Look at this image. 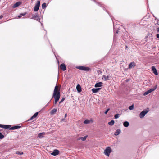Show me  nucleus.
Segmentation results:
<instances>
[{
    "label": "nucleus",
    "mask_w": 159,
    "mask_h": 159,
    "mask_svg": "<svg viewBox=\"0 0 159 159\" xmlns=\"http://www.w3.org/2000/svg\"><path fill=\"white\" fill-rule=\"evenodd\" d=\"M58 87L57 86H56L54 88L52 97V98L54 97L55 99L54 102V103L55 105L57 104V102L59 100L60 96V92L58 91Z\"/></svg>",
    "instance_id": "obj_1"
},
{
    "label": "nucleus",
    "mask_w": 159,
    "mask_h": 159,
    "mask_svg": "<svg viewBox=\"0 0 159 159\" xmlns=\"http://www.w3.org/2000/svg\"><path fill=\"white\" fill-rule=\"evenodd\" d=\"M111 152V150L110 147H108L106 148L104 151V154L107 156H109L110 153Z\"/></svg>",
    "instance_id": "obj_2"
},
{
    "label": "nucleus",
    "mask_w": 159,
    "mask_h": 159,
    "mask_svg": "<svg viewBox=\"0 0 159 159\" xmlns=\"http://www.w3.org/2000/svg\"><path fill=\"white\" fill-rule=\"evenodd\" d=\"M76 68L80 70L84 71H88L90 70V69L89 67L82 66H79L76 67Z\"/></svg>",
    "instance_id": "obj_3"
},
{
    "label": "nucleus",
    "mask_w": 159,
    "mask_h": 159,
    "mask_svg": "<svg viewBox=\"0 0 159 159\" xmlns=\"http://www.w3.org/2000/svg\"><path fill=\"white\" fill-rule=\"evenodd\" d=\"M149 110H145L142 111L139 114V117L140 118H142L144 117L145 115L148 112Z\"/></svg>",
    "instance_id": "obj_4"
},
{
    "label": "nucleus",
    "mask_w": 159,
    "mask_h": 159,
    "mask_svg": "<svg viewBox=\"0 0 159 159\" xmlns=\"http://www.w3.org/2000/svg\"><path fill=\"white\" fill-rule=\"evenodd\" d=\"M40 5V1H38L37 3L35 4L34 8V11L36 12L37 11L39 8Z\"/></svg>",
    "instance_id": "obj_5"
},
{
    "label": "nucleus",
    "mask_w": 159,
    "mask_h": 159,
    "mask_svg": "<svg viewBox=\"0 0 159 159\" xmlns=\"http://www.w3.org/2000/svg\"><path fill=\"white\" fill-rule=\"evenodd\" d=\"M32 19H34L40 22V19L39 18L37 13H35L34 16L32 17Z\"/></svg>",
    "instance_id": "obj_6"
},
{
    "label": "nucleus",
    "mask_w": 159,
    "mask_h": 159,
    "mask_svg": "<svg viewBox=\"0 0 159 159\" xmlns=\"http://www.w3.org/2000/svg\"><path fill=\"white\" fill-rule=\"evenodd\" d=\"M59 153V151L57 149L54 150L53 152L51 153V154L53 156H56L58 155Z\"/></svg>",
    "instance_id": "obj_7"
},
{
    "label": "nucleus",
    "mask_w": 159,
    "mask_h": 159,
    "mask_svg": "<svg viewBox=\"0 0 159 159\" xmlns=\"http://www.w3.org/2000/svg\"><path fill=\"white\" fill-rule=\"evenodd\" d=\"M152 69L154 74L157 75H158V73L155 67L154 66H152Z\"/></svg>",
    "instance_id": "obj_8"
},
{
    "label": "nucleus",
    "mask_w": 159,
    "mask_h": 159,
    "mask_svg": "<svg viewBox=\"0 0 159 159\" xmlns=\"http://www.w3.org/2000/svg\"><path fill=\"white\" fill-rule=\"evenodd\" d=\"M21 127V126H19V125H16L14 126H12L11 128H10V130H15L17 129L20 128Z\"/></svg>",
    "instance_id": "obj_9"
},
{
    "label": "nucleus",
    "mask_w": 159,
    "mask_h": 159,
    "mask_svg": "<svg viewBox=\"0 0 159 159\" xmlns=\"http://www.w3.org/2000/svg\"><path fill=\"white\" fill-rule=\"evenodd\" d=\"M103 84V83L102 82L97 83L95 85V87L97 88L101 87L102 86Z\"/></svg>",
    "instance_id": "obj_10"
},
{
    "label": "nucleus",
    "mask_w": 159,
    "mask_h": 159,
    "mask_svg": "<svg viewBox=\"0 0 159 159\" xmlns=\"http://www.w3.org/2000/svg\"><path fill=\"white\" fill-rule=\"evenodd\" d=\"M135 66V64L134 62H131L129 65V68H131Z\"/></svg>",
    "instance_id": "obj_11"
},
{
    "label": "nucleus",
    "mask_w": 159,
    "mask_h": 159,
    "mask_svg": "<svg viewBox=\"0 0 159 159\" xmlns=\"http://www.w3.org/2000/svg\"><path fill=\"white\" fill-rule=\"evenodd\" d=\"M60 67L63 70L65 71L66 70V67L65 65L64 64L62 63L60 65Z\"/></svg>",
    "instance_id": "obj_12"
},
{
    "label": "nucleus",
    "mask_w": 159,
    "mask_h": 159,
    "mask_svg": "<svg viewBox=\"0 0 159 159\" xmlns=\"http://www.w3.org/2000/svg\"><path fill=\"white\" fill-rule=\"evenodd\" d=\"M76 89L78 92L79 93L81 92L82 91L80 85L79 84L77 85L76 86Z\"/></svg>",
    "instance_id": "obj_13"
},
{
    "label": "nucleus",
    "mask_w": 159,
    "mask_h": 159,
    "mask_svg": "<svg viewBox=\"0 0 159 159\" xmlns=\"http://www.w3.org/2000/svg\"><path fill=\"white\" fill-rule=\"evenodd\" d=\"M100 88H93L92 89V92L94 93H97L100 89Z\"/></svg>",
    "instance_id": "obj_14"
},
{
    "label": "nucleus",
    "mask_w": 159,
    "mask_h": 159,
    "mask_svg": "<svg viewBox=\"0 0 159 159\" xmlns=\"http://www.w3.org/2000/svg\"><path fill=\"white\" fill-rule=\"evenodd\" d=\"M38 112H37L35 113L30 119V120H32L34 118H36L37 116L38 115Z\"/></svg>",
    "instance_id": "obj_15"
},
{
    "label": "nucleus",
    "mask_w": 159,
    "mask_h": 159,
    "mask_svg": "<svg viewBox=\"0 0 159 159\" xmlns=\"http://www.w3.org/2000/svg\"><path fill=\"white\" fill-rule=\"evenodd\" d=\"M20 4H21V2H17L16 3H15L13 5V8H15L19 6Z\"/></svg>",
    "instance_id": "obj_16"
},
{
    "label": "nucleus",
    "mask_w": 159,
    "mask_h": 159,
    "mask_svg": "<svg viewBox=\"0 0 159 159\" xmlns=\"http://www.w3.org/2000/svg\"><path fill=\"white\" fill-rule=\"evenodd\" d=\"M109 76H106L104 75L102 76V79L106 81L109 80Z\"/></svg>",
    "instance_id": "obj_17"
},
{
    "label": "nucleus",
    "mask_w": 159,
    "mask_h": 159,
    "mask_svg": "<svg viewBox=\"0 0 159 159\" xmlns=\"http://www.w3.org/2000/svg\"><path fill=\"white\" fill-rule=\"evenodd\" d=\"M91 122H92V121L86 119L84 121V123L85 124H88L90 123Z\"/></svg>",
    "instance_id": "obj_18"
},
{
    "label": "nucleus",
    "mask_w": 159,
    "mask_h": 159,
    "mask_svg": "<svg viewBox=\"0 0 159 159\" xmlns=\"http://www.w3.org/2000/svg\"><path fill=\"white\" fill-rule=\"evenodd\" d=\"M44 134L45 133L44 132L39 133L38 134V136L39 138H42L43 137Z\"/></svg>",
    "instance_id": "obj_19"
},
{
    "label": "nucleus",
    "mask_w": 159,
    "mask_h": 159,
    "mask_svg": "<svg viewBox=\"0 0 159 159\" xmlns=\"http://www.w3.org/2000/svg\"><path fill=\"white\" fill-rule=\"evenodd\" d=\"M120 132V130L119 129H117L114 133V135L116 136L118 135Z\"/></svg>",
    "instance_id": "obj_20"
},
{
    "label": "nucleus",
    "mask_w": 159,
    "mask_h": 159,
    "mask_svg": "<svg viewBox=\"0 0 159 159\" xmlns=\"http://www.w3.org/2000/svg\"><path fill=\"white\" fill-rule=\"evenodd\" d=\"M129 125V123L128 121H125L123 123V125L125 127H128Z\"/></svg>",
    "instance_id": "obj_21"
},
{
    "label": "nucleus",
    "mask_w": 159,
    "mask_h": 159,
    "mask_svg": "<svg viewBox=\"0 0 159 159\" xmlns=\"http://www.w3.org/2000/svg\"><path fill=\"white\" fill-rule=\"evenodd\" d=\"M157 88V85H156L153 88H151L150 89L148 90L151 93L152 91H154V90H155Z\"/></svg>",
    "instance_id": "obj_22"
},
{
    "label": "nucleus",
    "mask_w": 159,
    "mask_h": 159,
    "mask_svg": "<svg viewBox=\"0 0 159 159\" xmlns=\"http://www.w3.org/2000/svg\"><path fill=\"white\" fill-rule=\"evenodd\" d=\"M57 111V110L56 109H54L51 111V114L52 115L54 114Z\"/></svg>",
    "instance_id": "obj_23"
},
{
    "label": "nucleus",
    "mask_w": 159,
    "mask_h": 159,
    "mask_svg": "<svg viewBox=\"0 0 159 159\" xmlns=\"http://www.w3.org/2000/svg\"><path fill=\"white\" fill-rule=\"evenodd\" d=\"M11 126L10 125H3V128L6 129H8V128H10V127H11Z\"/></svg>",
    "instance_id": "obj_24"
},
{
    "label": "nucleus",
    "mask_w": 159,
    "mask_h": 159,
    "mask_svg": "<svg viewBox=\"0 0 159 159\" xmlns=\"http://www.w3.org/2000/svg\"><path fill=\"white\" fill-rule=\"evenodd\" d=\"M114 120H111L110 122H108V124L109 125L111 126L114 124Z\"/></svg>",
    "instance_id": "obj_25"
},
{
    "label": "nucleus",
    "mask_w": 159,
    "mask_h": 159,
    "mask_svg": "<svg viewBox=\"0 0 159 159\" xmlns=\"http://www.w3.org/2000/svg\"><path fill=\"white\" fill-rule=\"evenodd\" d=\"M26 14V12H25L24 13L21 14L20 15L18 16V17L19 18H20L22 16H24Z\"/></svg>",
    "instance_id": "obj_26"
},
{
    "label": "nucleus",
    "mask_w": 159,
    "mask_h": 159,
    "mask_svg": "<svg viewBox=\"0 0 159 159\" xmlns=\"http://www.w3.org/2000/svg\"><path fill=\"white\" fill-rule=\"evenodd\" d=\"M47 6V4L46 3H43L42 5V8L43 9H44Z\"/></svg>",
    "instance_id": "obj_27"
},
{
    "label": "nucleus",
    "mask_w": 159,
    "mask_h": 159,
    "mask_svg": "<svg viewBox=\"0 0 159 159\" xmlns=\"http://www.w3.org/2000/svg\"><path fill=\"white\" fill-rule=\"evenodd\" d=\"M150 93V92L148 90V91H146L143 94V95L144 96H145V95H146L148 94H149Z\"/></svg>",
    "instance_id": "obj_28"
},
{
    "label": "nucleus",
    "mask_w": 159,
    "mask_h": 159,
    "mask_svg": "<svg viewBox=\"0 0 159 159\" xmlns=\"http://www.w3.org/2000/svg\"><path fill=\"white\" fill-rule=\"evenodd\" d=\"M16 154L18 155H22L23 154V153L21 151H17L16 152Z\"/></svg>",
    "instance_id": "obj_29"
},
{
    "label": "nucleus",
    "mask_w": 159,
    "mask_h": 159,
    "mask_svg": "<svg viewBox=\"0 0 159 159\" xmlns=\"http://www.w3.org/2000/svg\"><path fill=\"white\" fill-rule=\"evenodd\" d=\"M87 137V136H85L83 137H81V140L82 141H85L86 140V138Z\"/></svg>",
    "instance_id": "obj_30"
},
{
    "label": "nucleus",
    "mask_w": 159,
    "mask_h": 159,
    "mask_svg": "<svg viewBox=\"0 0 159 159\" xmlns=\"http://www.w3.org/2000/svg\"><path fill=\"white\" fill-rule=\"evenodd\" d=\"M119 117V114H116L114 116V117L115 119L118 118Z\"/></svg>",
    "instance_id": "obj_31"
},
{
    "label": "nucleus",
    "mask_w": 159,
    "mask_h": 159,
    "mask_svg": "<svg viewBox=\"0 0 159 159\" xmlns=\"http://www.w3.org/2000/svg\"><path fill=\"white\" fill-rule=\"evenodd\" d=\"M134 108V106L133 105H132L131 106H130L129 107V109L130 110H132Z\"/></svg>",
    "instance_id": "obj_32"
},
{
    "label": "nucleus",
    "mask_w": 159,
    "mask_h": 159,
    "mask_svg": "<svg viewBox=\"0 0 159 159\" xmlns=\"http://www.w3.org/2000/svg\"><path fill=\"white\" fill-rule=\"evenodd\" d=\"M4 137V136L2 135V133L0 132V139H2Z\"/></svg>",
    "instance_id": "obj_33"
},
{
    "label": "nucleus",
    "mask_w": 159,
    "mask_h": 159,
    "mask_svg": "<svg viewBox=\"0 0 159 159\" xmlns=\"http://www.w3.org/2000/svg\"><path fill=\"white\" fill-rule=\"evenodd\" d=\"M110 110L109 108H108L107 109V110L104 113L106 114H107L108 111Z\"/></svg>",
    "instance_id": "obj_34"
},
{
    "label": "nucleus",
    "mask_w": 159,
    "mask_h": 159,
    "mask_svg": "<svg viewBox=\"0 0 159 159\" xmlns=\"http://www.w3.org/2000/svg\"><path fill=\"white\" fill-rule=\"evenodd\" d=\"M65 99V98H63L61 100V101H60L59 103H61V102H63L64 100Z\"/></svg>",
    "instance_id": "obj_35"
},
{
    "label": "nucleus",
    "mask_w": 159,
    "mask_h": 159,
    "mask_svg": "<svg viewBox=\"0 0 159 159\" xmlns=\"http://www.w3.org/2000/svg\"><path fill=\"white\" fill-rule=\"evenodd\" d=\"M3 125L0 124V127L3 128Z\"/></svg>",
    "instance_id": "obj_36"
},
{
    "label": "nucleus",
    "mask_w": 159,
    "mask_h": 159,
    "mask_svg": "<svg viewBox=\"0 0 159 159\" xmlns=\"http://www.w3.org/2000/svg\"><path fill=\"white\" fill-rule=\"evenodd\" d=\"M157 32L159 33V27L157 28Z\"/></svg>",
    "instance_id": "obj_37"
},
{
    "label": "nucleus",
    "mask_w": 159,
    "mask_h": 159,
    "mask_svg": "<svg viewBox=\"0 0 159 159\" xmlns=\"http://www.w3.org/2000/svg\"><path fill=\"white\" fill-rule=\"evenodd\" d=\"M81 137H79V138H78L77 139V140H81Z\"/></svg>",
    "instance_id": "obj_38"
},
{
    "label": "nucleus",
    "mask_w": 159,
    "mask_h": 159,
    "mask_svg": "<svg viewBox=\"0 0 159 159\" xmlns=\"http://www.w3.org/2000/svg\"><path fill=\"white\" fill-rule=\"evenodd\" d=\"M155 24H157L158 25H159V24H158V21H157V22L156 23H155Z\"/></svg>",
    "instance_id": "obj_39"
},
{
    "label": "nucleus",
    "mask_w": 159,
    "mask_h": 159,
    "mask_svg": "<svg viewBox=\"0 0 159 159\" xmlns=\"http://www.w3.org/2000/svg\"><path fill=\"white\" fill-rule=\"evenodd\" d=\"M3 16L2 15L0 16V19L2 18Z\"/></svg>",
    "instance_id": "obj_40"
},
{
    "label": "nucleus",
    "mask_w": 159,
    "mask_h": 159,
    "mask_svg": "<svg viewBox=\"0 0 159 159\" xmlns=\"http://www.w3.org/2000/svg\"><path fill=\"white\" fill-rule=\"evenodd\" d=\"M67 116V114H65V117H66Z\"/></svg>",
    "instance_id": "obj_41"
},
{
    "label": "nucleus",
    "mask_w": 159,
    "mask_h": 159,
    "mask_svg": "<svg viewBox=\"0 0 159 159\" xmlns=\"http://www.w3.org/2000/svg\"><path fill=\"white\" fill-rule=\"evenodd\" d=\"M64 120V119H62L61 120V121L62 122V121H63Z\"/></svg>",
    "instance_id": "obj_42"
},
{
    "label": "nucleus",
    "mask_w": 159,
    "mask_h": 159,
    "mask_svg": "<svg viewBox=\"0 0 159 159\" xmlns=\"http://www.w3.org/2000/svg\"><path fill=\"white\" fill-rule=\"evenodd\" d=\"M115 29V26H114V30Z\"/></svg>",
    "instance_id": "obj_43"
},
{
    "label": "nucleus",
    "mask_w": 159,
    "mask_h": 159,
    "mask_svg": "<svg viewBox=\"0 0 159 159\" xmlns=\"http://www.w3.org/2000/svg\"><path fill=\"white\" fill-rule=\"evenodd\" d=\"M49 103V102H48V103L47 104V105L46 106H47L48 105Z\"/></svg>",
    "instance_id": "obj_44"
},
{
    "label": "nucleus",
    "mask_w": 159,
    "mask_h": 159,
    "mask_svg": "<svg viewBox=\"0 0 159 159\" xmlns=\"http://www.w3.org/2000/svg\"><path fill=\"white\" fill-rule=\"evenodd\" d=\"M96 2L97 3V4H98V5H99V4L97 2Z\"/></svg>",
    "instance_id": "obj_45"
},
{
    "label": "nucleus",
    "mask_w": 159,
    "mask_h": 159,
    "mask_svg": "<svg viewBox=\"0 0 159 159\" xmlns=\"http://www.w3.org/2000/svg\"><path fill=\"white\" fill-rule=\"evenodd\" d=\"M118 30L116 31V33H118Z\"/></svg>",
    "instance_id": "obj_46"
},
{
    "label": "nucleus",
    "mask_w": 159,
    "mask_h": 159,
    "mask_svg": "<svg viewBox=\"0 0 159 159\" xmlns=\"http://www.w3.org/2000/svg\"><path fill=\"white\" fill-rule=\"evenodd\" d=\"M93 0V1L95 2H95V0Z\"/></svg>",
    "instance_id": "obj_47"
}]
</instances>
